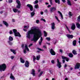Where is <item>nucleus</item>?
<instances>
[{
  "instance_id": "nucleus-4",
  "label": "nucleus",
  "mask_w": 80,
  "mask_h": 80,
  "mask_svg": "<svg viewBox=\"0 0 80 80\" xmlns=\"http://www.w3.org/2000/svg\"><path fill=\"white\" fill-rule=\"evenodd\" d=\"M25 49L24 50V53H25V54H26L27 53V50L28 51H29V49L28 48V46L27 44H25Z\"/></svg>"
},
{
  "instance_id": "nucleus-58",
  "label": "nucleus",
  "mask_w": 80,
  "mask_h": 80,
  "mask_svg": "<svg viewBox=\"0 0 80 80\" xmlns=\"http://www.w3.org/2000/svg\"><path fill=\"white\" fill-rule=\"evenodd\" d=\"M67 67V65L66 64H65L64 65V67L65 68H66Z\"/></svg>"
},
{
  "instance_id": "nucleus-46",
  "label": "nucleus",
  "mask_w": 80,
  "mask_h": 80,
  "mask_svg": "<svg viewBox=\"0 0 80 80\" xmlns=\"http://www.w3.org/2000/svg\"><path fill=\"white\" fill-rule=\"evenodd\" d=\"M44 12L46 13H48V10L47 9H45Z\"/></svg>"
},
{
  "instance_id": "nucleus-63",
  "label": "nucleus",
  "mask_w": 80,
  "mask_h": 80,
  "mask_svg": "<svg viewBox=\"0 0 80 80\" xmlns=\"http://www.w3.org/2000/svg\"><path fill=\"white\" fill-rule=\"evenodd\" d=\"M65 60H62V63H65Z\"/></svg>"
},
{
  "instance_id": "nucleus-9",
  "label": "nucleus",
  "mask_w": 80,
  "mask_h": 80,
  "mask_svg": "<svg viewBox=\"0 0 80 80\" xmlns=\"http://www.w3.org/2000/svg\"><path fill=\"white\" fill-rule=\"evenodd\" d=\"M80 63H77L76 65L74 68L75 69H78L80 68Z\"/></svg>"
},
{
  "instance_id": "nucleus-20",
  "label": "nucleus",
  "mask_w": 80,
  "mask_h": 80,
  "mask_svg": "<svg viewBox=\"0 0 80 80\" xmlns=\"http://www.w3.org/2000/svg\"><path fill=\"white\" fill-rule=\"evenodd\" d=\"M10 78H11V79H12V80L15 79V78H14V76H13V75H12V74H11Z\"/></svg>"
},
{
  "instance_id": "nucleus-64",
  "label": "nucleus",
  "mask_w": 80,
  "mask_h": 80,
  "mask_svg": "<svg viewBox=\"0 0 80 80\" xmlns=\"http://www.w3.org/2000/svg\"><path fill=\"white\" fill-rule=\"evenodd\" d=\"M17 12L18 13H20V11L18 10Z\"/></svg>"
},
{
  "instance_id": "nucleus-49",
  "label": "nucleus",
  "mask_w": 80,
  "mask_h": 80,
  "mask_svg": "<svg viewBox=\"0 0 80 80\" xmlns=\"http://www.w3.org/2000/svg\"><path fill=\"white\" fill-rule=\"evenodd\" d=\"M60 52L61 53H63V50L62 49H60L59 50Z\"/></svg>"
},
{
  "instance_id": "nucleus-54",
  "label": "nucleus",
  "mask_w": 80,
  "mask_h": 80,
  "mask_svg": "<svg viewBox=\"0 0 80 80\" xmlns=\"http://www.w3.org/2000/svg\"><path fill=\"white\" fill-rule=\"evenodd\" d=\"M49 1L51 5H52V0H49Z\"/></svg>"
},
{
  "instance_id": "nucleus-11",
  "label": "nucleus",
  "mask_w": 80,
  "mask_h": 80,
  "mask_svg": "<svg viewBox=\"0 0 80 80\" xmlns=\"http://www.w3.org/2000/svg\"><path fill=\"white\" fill-rule=\"evenodd\" d=\"M67 37L68 38H71V39L73 38V35L70 34H67Z\"/></svg>"
},
{
  "instance_id": "nucleus-62",
  "label": "nucleus",
  "mask_w": 80,
  "mask_h": 80,
  "mask_svg": "<svg viewBox=\"0 0 80 80\" xmlns=\"http://www.w3.org/2000/svg\"><path fill=\"white\" fill-rule=\"evenodd\" d=\"M41 15H43V12H41Z\"/></svg>"
},
{
  "instance_id": "nucleus-56",
  "label": "nucleus",
  "mask_w": 80,
  "mask_h": 80,
  "mask_svg": "<svg viewBox=\"0 0 80 80\" xmlns=\"http://www.w3.org/2000/svg\"><path fill=\"white\" fill-rule=\"evenodd\" d=\"M12 21L13 22H15V19H12Z\"/></svg>"
},
{
  "instance_id": "nucleus-59",
  "label": "nucleus",
  "mask_w": 80,
  "mask_h": 80,
  "mask_svg": "<svg viewBox=\"0 0 80 80\" xmlns=\"http://www.w3.org/2000/svg\"><path fill=\"white\" fill-rule=\"evenodd\" d=\"M3 11H1L0 12V14H2L3 13Z\"/></svg>"
},
{
  "instance_id": "nucleus-44",
  "label": "nucleus",
  "mask_w": 80,
  "mask_h": 80,
  "mask_svg": "<svg viewBox=\"0 0 80 80\" xmlns=\"http://www.w3.org/2000/svg\"><path fill=\"white\" fill-rule=\"evenodd\" d=\"M66 27L67 29L68 30V31L69 32H70V30H69V28H68V27H67V26H66Z\"/></svg>"
},
{
  "instance_id": "nucleus-28",
  "label": "nucleus",
  "mask_w": 80,
  "mask_h": 80,
  "mask_svg": "<svg viewBox=\"0 0 80 80\" xmlns=\"http://www.w3.org/2000/svg\"><path fill=\"white\" fill-rule=\"evenodd\" d=\"M77 43V41L76 40H74L73 42V44L74 46L76 45V44Z\"/></svg>"
},
{
  "instance_id": "nucleus-39",
  "label": "nucleus",
  "mask_w": 80,
  "mask_h": 80,
  "mask_svg": "<svg viewBox=\"0 0 80 80\" xmlns=\"http://www.w3.org/2000/svg\"><path fill=\"white\" fill-rule=\"evenodd\" d=\"M53 8H51L50 10V12L51 13H52L53 12Z\"/></svg>"
},
{
  "instance_id": "nucleus-41",
  "label": "nucleus",
  "mask_w": 80,
  "mask_h": 80,
  "mask_svg": "<svg viewBox=\"0 0 80 80\" xmlns=\"http://www.w3.org/2000/svg\"><path fill=\"white\" fill-rule=\"evenodd\" d=\"M8 43L10 45H12L13 44V43H12V42H11L10 41L8 42Z\"/></svg>"
},
{
  "instance_id": "nucleus-61",
  "label": "nucleus",
  "mask_w": 80,
  "mask_h": 80,
  "mask_svg": "<svg viewBox=\"0 0 80 80\" xmlns=\"http://www.w3.org/2000/svg\"><path fill=\"white\" fill-rule=\"evenodd\" d=\"M51 7V6L50 5H48V8H49V7Z\"/></svg>"
},
{
  "instance_id": "nucleus-36",
  "label": "nucleus",
  "mask_w": 80,
  "mask_h": 80,
  "mask_svg": "<svg viewBox=\"0 0 80 80\" xmlns=\"http://www.w3.org/2000/svg\"><path fill=\"white\" fill-rule=\"evenodd\" d=\"M38 0H36L34 2H33V3L34 4H36L38 3Z\"/></svg>"
},
{
  "instance_id": "nucleus-45",
  "label": "nucleus",
  "mask_w": 80,
  "mask_h": 80,
  "mask_svg": "<svg viewBox=\"0 0 80 80\" xmlns=\"http://www.w3.org/2000/svg\"><path fill=\"white\" fill-rule=\"evenodd\" d=\"M37 49L38 50H39L40 51H43V49H42L40 48H38Z\"/></svg>"
},
{
  "instance_id": "nucleus-51",
  "label": "nucleus",
  "mask_w": 80,
  "mask_h": 80,
  "mask_svg": "<svg viewBox=\"0 0 80 80\" xmlns=\"http://www.w3.org/2000/svg\"><path fill=\"white\" fill-rule=\"evenodd\" d=\"M9 3H12V0H8Z\"/></svg>"
},
{
  "instance_id": "nucleus-3",
  "label": "nucleus",
  "mask_w": 80,
  "mask_h": 80,
  "mask_svg": "<svg viewBox=\"0 0 80 80\" xmlns=\"http://www.w3.org/2000/svg\"><path fill=\"white\" fill-rule=\"evenodd\" d=\"M13 33H14V35L15 37H21V35L19 32H17V31L15 29L12 30Z\"/></svg>"
},
{
  "instance_id": "nucleus-40",
  "label": "nucleus",
  "mask_w": 80,
  "mask_h": 80,
  "mask_svg": "<svg viewBox=\"0 0 80 80\" xmlns=\"http://www.w3.org/2000/svg\"><path fill=\"white\" fill-rule=\"evenodd\" d=\"M55 18L59 22H60V21H59V20H58V17L57 16H55Z\"/></svg>"
},
{
  "instance_id": "nucleus-25",
  "label": "nucleus",
  "mask_w": 80,
  "mask_h": 80,
  "mask_svg": "<svg viewBox=\"0 0 80 80\" xmlns=\"http://www.w3.org/2000/svg\"><path fill=\"white\" fill-rule=\"evenodd\" d=\"M9 40H10V41H13V38H12V37L10 36L9 38Z\"/></svg>"
},
{
  "instance_id": "nucleus-31",
  "label": "nucleus",
  "mask_w": 80,
  "mask_h": 80,
  "mask_svg": "<svg viewBox=\"0 0 80 80\" xmlns=\"http://www.w3.org/2000/svg\"><path fill=\"white\" fill-rule=\"evenodd\" d=\"M56 3H58V4L60 3V0H54Z\"/></svg>"
},
{
  "instance_id": "nucleus-12",
  "label": "nucleus",
  "mask_w": 80,
  "mask_h": 80,
  "mask_svg": "<svg viewBox=\"0 0 80 80\" xmlns=\"http://www.w3.org/2000/svg\"><path fill=\"white\" fill-rule=\"evenodd\" d=\"M62 58L63 59H65L67 62H68V60H69V59L68 58L66 57L65 56H62Z\"/></svg>"
},
{
  "instance_id": "nucleus-32",
  "label": "nucleus",
  "mask_w": 80,
  "mask_h": 80,
  "mask_svg": "<svg viewBox=\"0 0 80 80\" xmlns=\"http://www.w3.org/2000/svg\"><path fill=\"white\" fill-rule=\"evenodd\" d=\"M43 71L41 72L40 73V74H39V75L38 76L39 77H41L42 76V74H43Z\"/></svg>"
},
{
  "instance_id": "nucleus-47",
  "label": "nucleus",
  "mask_w": 80,
  "mask_h": 80,
  "mask_svg": "<svg viewBox=\"0 0 80 80\" xmlns=\"http://www.w3.org/2000/svg\"><path fill=\"white\" fill-rule=\"evenodd\" d=\"M51 63L52 64H54L55 63V61L53 60H52L51 61Z\"/></svg>"
},
{
  "instance_id": "nucleus-13",
  "label": "nucleus",
  "mask_w": 80,
  "mask_h": 80,
  "mask_svg": "<svg viewBox=\"0 0 80 80\" xmlns=\"http://www.w3.org/2000/svg\"><path fill=\"white\" fill-rule=\"evenodd\" d=\"M25 66L26 67H29V62L28 61H26L25 62Z\"/></svg>"
},
{
  "instance_id": "nucleus-1",
  "label": "nucleus",
  "mask_w": 80,
  "mask_h": 80,
  "mask_svg": "<svg viewBox=\"0 0 80 80\" xmlns=\"http://www.w3.org/2000/svg\"><path fill=\"white\" fill-rule=\"evenodd\" d=\"M31 35H33V40L35 42L42 36V32L39 29L32 27L31 30L27 32V37L30 39Z\"/></svg>"
},
{
  "instance_id": "nucleus-34",
  "label": "nucleus",
  "mask_w": 80,
  "mask_h": 80,
  "mask_svg": "<svg viewBox=\"0 0 80 80\" xmlns=\"http://www.w3.org/2000/svg\"><path fill=\"white\" fill-rule=\"evenodd\" d=\"M44 36L45 37H47V32H46V31H44Z\"/></svg>"
},
{
  "instance_id": "nucleus-23",
  "label": "nucleus",
  "mask_w": 80,
  "mask_h": 80,
  "mask_svg": "<svg viewBox=\"0 0 80 80\" xmlns=\"http://www.w3.org/2000/svg\"><path fill=\"white\" fill-rule=\"evenodd\" d=\"M67 3L69 5L71 6L72 5V4H71V3H70V1L69 0H68Z\"/></svg>"
},
{
  "instance_id": "nucleus-48",
  "label": "nucleus",
  "mask_w": 80,
  "mask_h": 80,
  "mask_svg": "<svg viewBox=\"0 0 80 80\" xmlns=\"http://www.w3.org/2000/svg\"><path fill=\"white\" fill-rule=\"evenodd\" d=\"M32 45H33V44L31 43L30 44V45L28 46V47L29 48H30V47L31 46H32Z\"/></svg>"
},
{
  "instance_id": "nucleus-10",
  "label": "nucleus",
  "mask_w": 80,
  "mask_h": 80,
  "mask_svg": "<svg viewBox=\"0 0 80 80\" xmlns=\"http://www.w3.org/2000/svg\"><path fill=\"white\" fill-rule=\"evenodd\" d=\"M55 23L52 22L51 23V29L52 30H54L55 28Z\"/></svg>"
},
{
  "instance_id": "nucleus-16",
  "label": "nucleus",
  "mask_w": 80,
  "mask_h": 80,
  "mask_svg": "<svg viewBox=\"0 0 80 80\" xmlns=\"http://www.w3.org/2000/svg\"><path fill=\"white\" fill-rule=\"evenodd\" d=\"M3 24H4V25H6V27H8V23H7V22L5 21H3Z\"/></svg>"
},
{
  "instance_id": "nucleus-27",
  "label": "nucleus",
  "mask_w": 80,
  "mask_h": 80,
  "mask_svg": "<svg viewBox=\"0 0 80 80\" xmlns=\"http://www.w3.org/2000/svg\"><path fill=\"white\" fill-rule=\"evenodd\" d=\"M68 15L70 17H72L73 16V14L72 13V12H69L68 13Z\"/></svg>"
},
{
  "instance_id": "nucleus-7",
  "label": "nucleus",
  "mask_w": 80,
  "mask_h": 80,
  "mask_svg": "<svg viewBox=\"0 0 80 80\" xmlns=\"http://www.w3.org/2000/svg\"><path fill=\"white\" fill-rule=\"evenodd\" d=\"M27 7L29 8L30 11H32L33 10V7L31 4H28L27 5Z\"/></svg>"
},
{
  "instance_id": "nucleus-35",
  "label": "nucleus",
  "mask_w": 80,
  "mask_h": 80,
  "mask_svg": "<svg viewBox=\"0 0 80 80\" xmlns=\"http://www.w3.org/2000/svg\"><path fill=\"white\" fill-rule=\"evenodd\" d=\"M35 8H39L38 5L37 4L36 5H35Z\"/></svg>"
},
{
  "instance_id": "nucleus-5",
  "label": "nucleus",
  "mask_w": 80,
  "mask_h": 80,
  "mask_svg": "<svg viewBox=\"0 0 80 80\" xmlns=\"http://www.w3.org/2000/svg\"><path fill=\"white\" fill-rule=\"evenodd\" d=\"M16 2L18 3V5L17 6V8H20V6L21 5L20 2L18 0H17Z\"/></svg>"
},
{
  "instance_id": "nucleus-37",
  "label": "nucleus",
  "mask_w": 80,
  "mask_h": 80,
  "mask_svg": "<svg viewBox=\"0 0 80 80\" xmlns=\"http://www.w3.org/2000/svg\"><path fill=\"white\" fill-rule=\"evenodd\" d=\"M33 61L34 62H35V60H36V58L35 56H33Z\"/></svg>"
},
{
  "instance_id": "nucleus-52",
  "label": "nucleus",
  "mask_w": 80,
  "mask_h": 80,
  "mask_svg": "<svg viewBox=\"0 0 80 80\" xmlns=\"http://www.w3.org/2000/svg\"><path fill=\"white\" fill-rule=\"evenodd\" d=\"M36 23H39V20L38 19H37V20H36Z\"/></svg>"
},
{
  "instance_id": "nucleus-30",
  "label": "nucleus",
  "mask_w": 80,
  "mask_h": 80,
  "mask_svg": "<svg viewBox=\"0 0 80 80\" xmlns=\"http://www.w3.org/2000/svg\"><path fill=\"white\" fill-rule=\"evenodd\" d=\"M40 55H38L36 57V60H38L40 59Z\"/></svg>"
},
{
  "instance_id": "nucleus-22",
  "label": "nucleus",
  "mask_w": 80,
  "mask_h": 80,
  "mask_svg": "<svg viewBox=\"0 0 80 80\" xmlns=\"http://www.w3.org/2000/svg\"><path fill=\"white\" fill-rule=\"evenodd\" d=\"M31 74H32L33 76H35V70L33 69L32 70V72H31Z\"/></svg>"
},
{
  "instance_id": "nucleus-50",
  "label": "nucleus",
  "mask_w": 80,
  "mask_h": 80,
  "mask_svg": "<svg viewBox=\"0 0 80 80\" xmlns=\"http://www.w3.org/2000/svg\"><path fill=\"white\" fill-rule=\"evenodd\" d=\"M52 8V9L53 10V11H54V10H56V8L53 7V8Z\"/></svg>"
},
{
  "instance_id": "nucleus-53",
  "label": "nucleus",
  "mask_w": 80,
  "mask_h": 80,
  "mask_svg": "<svg viewBox=\"0 0 80 80\" xmlns=\"http://www.w3.org/2000/svg\"><path fill=\"white\" fill-rule=\"evenodd\" d=\"M80 20V15L78 17V20L79 21Z\"/></svg>"
},
{
  "instance_id": "nucleus-8",
  "label": "nucleus",
  "mask_w": 80,
  "mask_h": 80,
  "mask_svg": "<svg viewBox=\"0 0 80 80\" xmlns=\"http://www.w3.org/2000/svg\"><path fill=\"white\" fill-rule=\"evenodd\" d=\"M50 52L51 54L52 55H55V54H56L55 52V51H54V50H53V49H51Z\"/></svg>"
},
{
  "instance_id": "nucleus-57",
  "label": "nucleus",
  "mask_w": 80,
  "mask_h": 80,
  "mask_svg": "<svg viewBox=\"0 0 80 80\" xmlns=\"http://www.w3.org/2000/svg\"><path fill=\"white\" fill-rule=\"evenodd\" d=\"M43 48L45 49L46 48V46H43Z\"/></svg>"
},
{
  "instance_id": "nucleus-43",
  "label": "nucleus",
  "mask_w": 80,
  "mask_h": 80,
  "mask_svg": "<svg viewBox=\"0 0 80 80\" xmlns=\"http://www.w3.org/2000/svg\"><path fill=\"white\" fill-rule=\"evenodd\" d=\"M41 20L42 21H43L44 22H46V20H45V19H43V18H41Z\"/></svg>"
},
{
  "instance_id": "nucleus-15",
  "label": "nucleus",
  "mask_w": 80,
  "mask_h": 80,
  "mask_svg": "<svg viewBox=\"0 0 80 80\" xmlns=\"http://www.w3.org/2000/svg\"><path fill=\"white\" fill-rule=\"evenodd\" d=\"M10 50L11 52H12L14 54H15L16 53H17V52H16V51L15 50L11 49H10Z\"/></svg>"
},
{
  "instance_id": "nucleus-21",
  "label": "nucleus",
  "mask_w": 80,
  "mask_h": 80,
  "mask_svg": "<svg viewBox=\"0 0 80 80\" xmlns=\"http://www.w3.org/2000/svg\"><path fill=\"white\" fill-rule=\"evenodd\" d=\"M43 41V38L42 37H41V41L39 42V45H41L42 44V41Z\"/></svg>"
},
{
  "instance_id": "nucleus-42",
  "label": "nucleus",
  "mask_w": 80,
  "mask_h": 80,
  "mask_svg": "<svg viewBox=\"0 0 80 80\" xmlns=\"http://www.w3.org/2000/svg\"><path fill=\"white\" fill-rule=\"evenodd\" d=\"M15 58V56H11V58L12 60H13V58Z\"/></svg>"
},
{
  "instance_id": "nucleus-17",
  "label": "nucleus",
  "mask_w": 80,
  "mask_h": 80,
  "mask_svg": "<svg viewBox=\"0 0 80 80\" xmlns=\"http://www.w3.org/2000/svg\"><path fill=\"white\" fill-rule=\"evenodd\" d=\"M58 13H59L62 19H63V15H62V13H61V12H60L59 11H58Z\"/></svg>"
},
{
  "instance_id": "nucleus-24",
  "label": "nucleus",
  "mask_w": 80,
  "mask_h": 80,
  "mask_svg": "<svg viewBox=\"0 0 80 80\" xmlns=\"http://www.w3.org/2000/svg\"><path fill=\"white\" fill-rule=\"evenodd\" d=\"M72 53L74 54V55H77V51H75V50H73L72 52Z\"/></svg>"
},
{
  "instance_id": "nucleus-33",
  "label": "nucleus",
  "mask_w": 80,
  "mask_h": 80,
  "mask_svg": "<svg viewBox=\"0 0 80 80\" xmlns=\"http://www.w3.org/2000/svg\"><path fill=\"white\" fill-rule=\"evenodd\" d=\"M29 28V25L25 26H24V28H26V29H27V28Z\"/></svg>"
},
{
  "instance_id": "nucleus-19",
  "label": "nucleus",
  "mask_w": 80,
  "mask_h": 80,
  "mask_svg": "<svg viewBox=\"0 0 80 80\" xmlns=\"http://www.w3.org/2000/svg\"><path fill=\"white\" fill-rule=\"evenodd\" d=\"M35 15V12H32L31 13V17H33Z\"/></svg>"
},
{
  "instance_id": "nucleus-14",
  "label": "nucleus",
  "mask_w": 80,
  "mask_h": 80,
  "mask_svg": "<svg viewBox=\"0 0 80 80\" xmlns=\"http://www.w3.org/2000/svg\"><path fill=\"white\" fill-rule=\"evenodd\" d=\"M75 23H73L72 24V26L71 27V29H72V30H74L75 29Z\"/></svg>"
},
{
  "instance_id": "nucleus-60",
  "label": "nucleus",
  "mask_w": 80,
  "mask_h": 80,
  "mask_svg": "<svg viewBox=\"0 0 80 80\" xmlns=\"http://www.w3.org/2000/svg\"><path fill=\"white\" fill-rule=\"evenodd\" d=\"M62 2H63V3L65 2H66L65 0H62Z\"/></svg>"
},
{
  "instance_id": "nucleus-2",
  "label": "nucleus",
  "mask_w": 80,
  "mask_h": 80,
  "mask_svg": "<svg viewBox=\"0 0 80 80\" xmlns=\"http://www.w3.org/2000/svg\"><path fill=\"white\" fill-rule=\"evenodd\" d=\"M7 68V66L5 64H3L2 65H0V71L2 72V71H5V69Z\"/></svg>"
},
{
  "instance_id": "nucleus-55",
  "label": "nucleus",
  "mask_w": 80,
  "mask_h": 80,
  "mask_svg": "<svg viewBox=\"0 0 80 80\" xmlns=\"http://www.w3.org/2000/svg\"><path fill=\"white\" fill-rule=\"evenodd\" d=\"M9 33H10V34H12V33H13V32H12V31H10L9 32Z\"/></svg>"
},
{
  "instance_id": "nucleus-26",
  "label": "nucleus",
  "mask_w": 80,
  "mask_h": 80,
  "mask_svg": "<svg viewBox=\"0 0 80 80\" xmlns=\"http://www.w3.org/2000/svg\"><path fill=\"white\" fill-rule=\"evenodd\" d=\"M13 11L15 13H16V12H17V11H18V9H16V8H13Z\"/></svg>"
},
{
  "instance_id": "nucleus-6",
  "label": "nucleus",
  "mask_w": 80,
  "mask_h": 80,
  "mask_svg": "<svg viewBox=\"0 0 80 80\" xmlns=\"http://www.w3.org/2000/svg\"><path fill=\"white\" fill-rule=\"evenodd\" d=\"M57 66L59 68H60L62 67L61 62H59V60L58 59H57Z\"/></svg>"
},
{
  "instance_id": "nucleus-18",
  "label": "nucleus",
  "mask_w": 80,
  "mask_h": 80,
  "mask_svg": "<svg viewBox=\"0 0 80 80\" xmlns=\"http://www.w3.org/2000/svg\"><path fill=\"white\" fill-rule=\"evenodd\" d=\"M20 62L22 63H25V61L23 60V59L22 58H20Z\"/></svg>"
},
{
  "instance_id": "nucleus-38",
  "label": "nucleus",
  "mask_w": 80,
  "mask_h": 80,
  "mask_svg": "<svg viewBox=\"0 0 80 80\" xmlns=\"http://www.w3.org/2000/svg\"><path fill=\"white\" fill-rule=\"evenodd\" d=\"M46 39L48 41H50V40H51L50 38L48 37L46 38Z\"/></svg>"
},
{
  "instance_id": "nucleus-29",
  "label": "nucleus",
  "mask_w": 80,
  "mask_h": 80,
  "mask_svg": "<svg viewBox=\"0 0 80 80\" xmlns=\"http://www.w3.org/2000/svg\"><path fill=\"white\" fill-rule=\"evenodd\" d=\"M69 57H73V55L72 53H70L69 54Z\"/></svg>"
}]
</instances>
